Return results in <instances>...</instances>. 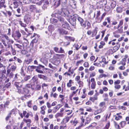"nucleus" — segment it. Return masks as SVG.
Returning <instances> with one entry per match:
<instances>
[{"instance_id":"obj_56","label":"nucleus","mask_w":129,"mask_h":129,"mask_svg":"<svg viewBox=\"0 0 129 129\" xmlns=\"http://www.w3.org/2000/svg\"><path fill=\"white\" fill-rule=\"evenodd\" d=\"M18 2L17 1H15L13 2V4L15 5L14 7V8H16L18 6Z\"/></svg>"},{"instance_id":"obj_64","label":"nucleus","mask_w":129,"mask_h":129,"mask_svg":"<svg viewBox=\"0 0 129 129\" xmlns=\"http://www.w3.org/2000/svg\"><path fill=\"white\" fill-rule=\"evenodd\" d=\"M110 125V122H109L107 124L105 128H106V129H108Z\"/></svg>"},{"instance_id":"obj_46","label":"nucleus","mask_w":129,"mask_h":129,"mask_svg":"<svg viewBox=\"0 0 129 129\" xmlns=\"http://www.w3.org/2000/svg\"><path fill=\"white\" fill-rule=\"evenodd\" d=\"M7 83H5V87H6L7 88H9L10 86L11 85V83L10 82L7 83Z\"/></svg>"},{"instance_id":"obj_54","label":"nucleus","mask_w":129,"mask_h":129,"mask_svg":"<svg viewBox=\"0 0 129 129\" xmlns=\"http://www.w3.org/2000/svg\"><path fill=\"white\" fill-rule=\"evenodd\" d=\"M120 82V81L119 80H117L114 82V84L115 85L119 84Z\"/></svg>"},{"instance_id":"obj_23","label":"nucleus","mask_w":129,"mask_h":129,"mask_svg":"<svg viewBox=\"0 0 129 129\" xmlns=\"http://www.w3.org/2000/svg\"><path fill=\"white\" fill-rule=\"evenodd\" d=\"M120 46V44H119L114 47L113 50L115 52L117 51L119 48Z\"/></svg>"},{"instance_id":"obj_25","label":"nucleus","mask_w":129,"mask_h":129,"mask_svg":"<svg viewBox=\"0 0 129 129\" xmlns=\"http://www.w3.org/2000/svg\"><path fill=\"white\" fill-rule=\"evenodd\" d=\"M116 5V3L115 1H113L111 4V6L112 9L114 8Z\"/></svg>"},{"instance_id":"obj_22","label":"nucleus","mask_w":129,"mask_h":129,"mask_svg":"<svg viewBox=\"0 0 129 129\" xmlns=\"http://www.w3.org/2000/svg\"><path fill=\"white\" fill-rule=\"evenodd\" d=\"M18 113L19 114V115H20L21 117V118H23V116L25 117V114H26L27 112L26 111H23V115L22 114V113H21L20 112H19V111L18 112Z\"/></svg>"},{"instance_id":"obj_53","label":"nucleus","mask_w":129,"mask_h":129,"mask_svg":"<svg viewBox=\"0 0 129 129\" xmlns=\"http://www.w3.org/2000/svg\"><path fill=\"white\" fill-rule=\"evenodd\" d=\"M84 66L85 67L88 68L89 67V64L88 62H85L84 63Z\"/></svg>"},{"instance_id":"obj_8","label":"nucleus","mask_w":129,"mask_h":129,"mask_svg":"<svg viewBox=\"0 0 129 129\" xmlns=\"http://www.w3.org/2000/svg\"><path fill=\"white\" fill-rule=\"evenodd\" d=\"M1 76V81H5V83L8 82L9 80V79H7V76H6L4 74H2Z\"/></svg>"},{"instance_id":"obj_5","label":"nucleus","mask_w":129,"mask_h":129,"mask_svg":"<svg viewBox=\"0 0 129 129\" xmlns=\"http://www.w3.org/2000/svg\"><path fill=\"white\" fill-rule=\"evenodd\" d=\"M24 22L26 24H30L31 23L30 16L28 15L25 16L24 17Z\"/></svg>"},{"instance_id":"obj_43","label":"nucleus","mask_w":129,"mask_h":129,"mask_svg":"<svg viewBox=\"0 0 129 129\" xmlns=\"http://www.w3.org/2000/svg\"><path fill=\"white\" fill-rule=\"evenodd\" d=\"M28 45V42H24L22 44L23 48L24 47H26Z\"/></svg>"},{"instance_id":"obj_41","label":"nucleus","mask_w":129,"mask_h":129,"mask_svg":"<svg viewBox=\"0 0 129 129\" xmlns=\"http://www.w3.org/2000/svg\"><path fill=\"white\" fill-rule=\"evenodd\" d=\"M41 86L39 85H37L36 86L35 88V89L36 90H39L41 89Z\"/></svg>"},{"instance_id":"obj_45","label":"nucleus","mask_w":129,"mask_h":129,"mask_svg":"<svg viewBox=\"0 0 129 129\" xmlns=\"http://www.w3.org/2000/svg\"><path fill=\"white\" fill-rule=\"evenodd\" d=\"M44 1V0H41L39 2L37 3L36 4L38 5H41Z\"/></svg>"},{"instance_id":"obj_26","label":"nucleus","mask_w":129,"mask_h":129,"mask_svg":"<svg viewBox=\"0 0 129 129\" xmlns=\"http://www.w3.org/2000/svg\"><path fill=\"white\" fill-rule=\"evenodd\" d=\"M61 6L62 7H64L66 6L67 0H61Z\"/></svg>"},{"instance_id":"obj_47","label":"nucleus","mask_w":129,"mask_h":129,"mask_svg":"<svg viewBox=\"0 0 129 129\" xmlns=\"http://www.w3.org/2000/svg\"><path fill=\"white\" fill-rule=\"evenodd\" d=\"M122 27H123L122 26L120 27V28H118V33H122L123 32Z\"/></svg>"},{"instance_id":"obj_9","label":"nucleus","mask_w":129,"mask_h":129,"mask_svg":"<svg viewBox=\"0 0 129 129\" xmlns=\"http://www.w3.org/2000/svg\"><path fill=\"white\" fill-rule=\"evenodd\" d=\"M39 65L37 67V69H36V71L39 73H43V72L40 70L41 69V68H44V67L40 64H39Z\"/></svg>"},{"instance_id":"obj_42","label":"nucleus","mask_w":129,"mask_h":129,"mask_svg":"<svg viewBox=\"0 0 129 129\" xmlns=\"http://www.w3.org/2000/svg\"><path fill=\"white\" fill-rule=\"evenodd\" d=\"M95 82L92 83L91 85V88L92 89H94L95 88Z\"/></svg>"},{"instance_id":"obj_24","label":"nucleus","mask_w":129,"mask_h":129,"mask_svg":"<svg viewBox=\"0 0 129 129\" xmlns=\"http://www.w3.org/2000/svg\"><path fill=\"white\" fill-rule=\"evenodd\" d=\"M15 45L16 46L17 48L19 49H20L22 50L23 48V46L22 44L20 45L18 44H15Z\"/></svg>"},{"instance_id":"obj_12","label":"nucleus","mask_w":129,"mask_h":129,"mask_svg":"<svg viewBox=\"0 0 129 129\" xmlns=\"http://www.w3.org/2000/svg\"><path fill=\"white\" fill-rule=\"evenodd\" d=\"M53 6L55 7H57L61 4V0H54Z\"/></svg>"},{"instance_id":"obj_11","label":"nucleus","mask_w":129,"mask_h":129,"mask_svg":"<svg viewBox=\"0 0 129 129\" xmlns=\"http://www.w3.org/2000/svg\"><path fill=\"white\" fill-rule=\"evenodd\" d=\"M17 88V89L18 90L19 88L21 87L22 86V84L21 82H15L14 84Z\"/></svg>"},{"instance_id":"obj_63","label":"nucleus","mask_w":129,"mask_h":129,"mask_svg":"<svg viewBox=\"0 0 129 129\" xmlns=\"http://www.w3.org/2000/svg\"><path fill=\"white\" fill-rule=\"evenodd\" d=\"M47 105L48 108H50L52 106L51 105L50 103L48 102H47Z\"/></svg>"},{"instance_id":"obj_2","label":"nucleus","mask_w":129,"mask_h":129,"mask_svg":"<svg viewBox=\"0 0 129 129\" xmlns=\"http://www.w3.org/2000/svg\"><path fill=\"white\" fill-rule=\"evenodd\" d=\"M40 36L39 35H37L36 34L34 33V35L31 37V38L33 39L30 43L32 47L33 46V44L34 43H36L37 42L38 39Z\"/></svg>"},{"instance_id":"obj_57","label":"nucleus","mask_w":129,"mask_h":129,"mask_svg":"<svg viewBox=\"0 0 129 129\" xmlns=\"http://www.w3.org/2000/svg\"><path fill=\"white\" fill-rule=\"evenodd\" d=\"M14 76V74L13 72H11L10 73L9 77L10 78H12Z\"/></svg>"},{"instance_id":"obj_27","label":"nucleus","mask_w":129,"mask_h":129,"mask_svg":"<svg viewBox=\"0 0 129 129\" xmlns=\"http://www.w3.org/2000/svg\"><path fill=\"white\" fill-rule=\"evenodd\" d=\"M19 24L21 25V26L22 27H25L27 26L26 24H25L23 23L22 21L20 20L19 21Z\"/></svg>"},{"instance_id":"obj_3","label":"nucleus","mask_w":129,"mask_h":129,"mask_svg":"<svg viewBox=\"0 0 129 129\" xmlns=\"http://www.w3.org/2000/svg\"><path fill=\"white\" fill-rule=\"evenodd\" d=\"M52 16H55L57 18L58 20L61 22H64V19L62 17V16L57 13H56L55 14H52Z\"/></svg>"},{"instance_id":"obj_35","label":"nucleus","mask_w":129,"mask_h":129,"mask_svg":"<svg viewBox=\"0 0 129 129\" xmlns=\"http://www.w3.org/2000/svg\"><path fill=\"white\" fill-rule=\"evenodd\" d=\"M110 7L108 6H106L104 8V10L108 12L110 10Z\"/></svg>"},{"instance_id":"obj_4","label":"nucleus","mask_w":129,"mask_h":129,"mask_svg":"<svg viewBox=\"0 0 129 129\" xmlns=\"http://www.w3.org/2000/svg\"><path fill=\"white\" fill-rule=\"evenodd\" d=\"M18 91L20 93L23 94L25 95L28 94L29 92V90L26 88L18 89Z\"/></svg>"},{"instance_id":"obj_29","label":"nucleus","mask_w":129,"mask_h":129,"mask_svg":"<svg viewBox=\"0 0 129 129\" xmlns=\"http://www.w3.org/2000/svg\"><path fill=\"white\" fill-rule=\"evenodd\" d=\"M71 17L70 18H73L75 19L76 20V19H78V18L79 17V16L77 14H75L73 15L72 16L71 15Z\"/></svg>"},{"instance_id":"obj_40","label":"nucleus","mask_w":129,"mask_h":129,"mask_svg":"<svg viewBox=\"0 0 129 129\" xmlns=\"http://www.w3.org/2000/svg\"><path fill=\"white\" fill-rule=\"evenodd\" d=\"M126 122L125 121H122L120 123V124L122 127H124L126 124Z\"/></svg>"},{"instance_id":"obj_49","label":"nucleus","mask_w":129,"mask_h":129,"mask_svg":"<svg viewBox=\"0 0 129 129\" xmlns=\"http://www.w3.org/2000/svg\"><path fill=\"white\" fill-rule=\"evenodd\" d=\"M98 2H101L103 3L104 4H106L107 3V2L106 0H99Z\"/></svg>"},{"instance_id":"obj_16","label":"nucleus","mask_w":129,"mask_h":129,"mask_svg":"<svg viewBox=\"0 0 129 129\" xmlns=\"http://www.w3.org/2000/svg\"><path fill=\"white\" fill-rule=\"evenodd\" d=\"M30 11H33L35 10L36 8V6L35 5H30L29 7Z\"/></svg>"},{"instance_id":"obj_28","label":"nucleus","mask_w":129,"mask_h":129,"mask_svg":"<svg viewBox=\"0 0 129 129\" xmlns=\"http://www.w3.org/2000/svg\"><path fill=\"white\" fill-rule=\"evenodd\" d=\"M66 39H69L71 40L74 41L75 39L73 37H68L67 36H65V37Z\"/></svg>"},{"instance_id":"obj_34","label":"nucleus","mask_w":129,"mask_h":129,"mask_svg":"<svg viewBox=\"0 0 129 129\" xmlns=\"http://www.w3.org/2000/svg\"><path fill=\"white\" fill-rule=\"evenodd\" d=\"M37 68V67L34 66H29L27 68L28 69H29V70H31L32 69H36Z\"/></svg>"},{"instance_id":"obj_60","label":"nucleus","mask_w":129,"mask_h":129,"mask_svg":"<svg viewBox=\"0 0 129 129\" xmlns=\"http://www.w3.org/2000/svg\"><path fill=\"white\" fill-rule=\"evenodd\" d=\"M20 73L22 75L25 76V74L24 73L23 69L22 68H21V69Z\"/></svg>"},{"instance_id":"obj_33","label":"nucleus","mask_w":129,"mask_h":129,"mask_svg":"<svg viewBox=\"0 0 129 129\" xmlns=\"http://www.w3.org/2000/svg\"><path fill=\"white\" fill-rule=\"evenodd\" d=\"M50 22L52 23H56L57 22V20L55 18H53L51 19Z\"/></svg>"},{"instance_id":"obj_48","label":"nucleus","mask_w":129,"mask_h":129,"mask_svg":"<svg viewBox=\"0 0 129 129\" xmlns=\"http://www.w3.org/2000/svg\"><path fill=\"white\" fill-rule=\"evenodd\" d=\"M101 58L102 59V62L104 63L105 64H107L108 62H106V59L104 57H102Z\"/></svg>"},{"instance_id":"obj_31","label":"nucleus","mask_w":129,"mask_h":129,"mask_svg":"<svg viewBox=\"0 0 129 129\" xmlns=\"http://www.w3.org/2000/svg\"><path fill=\"white\" fill-rule=\"evenodd\" d=\"M23 121L25 122L27 124L28 123H31V120L30 119H23Z\"/></svg>"},{"instance_id":"obj_19","label":"nucleus","mask_w":129,"mask_h":129,"mask_svg":"<svg viewBox=\"0 0 129 129\" xmlns=\"http://www.w3.org/2000/svg\"><path fill=\"white\" fill-rule=\"evenodd\" d=\"M64 23L62 25V27L64 28H67L69 27V24L66 22H64Z\"/></svg>"},{"instance_id":"obj_52","label":"nucleus","mask_w":129,"mask_h":129,"mask_svg":"<svg viewBox=\"0 0 129 129\" xmlns=\"http://www.w3.org/2000/svg\"><path fill=\"white\" fill-rule=\"evenodd\" d=\"M49 67L51 68L54 70L55 69V67L52 66V65L50 63H49L48 65Z\"/></svg>"},{"instance_id":"obj_30","label":"nucleus","mask_w":129,"mask_h":129,"mask_svg":"<svg viewBox=\"0 0 129 129\" xmlns=\"http://www.w3.org/2000/svg\"><path fill=\"white\" fill-rule=\"evenodd\" d=\"M114 126L117 129H120L119 125L115 121H114Z\"/></svg>"},{"instance_id":"obj_15","label":"nucleus","mask_w":129,"mask_h":129,"mask_svg":"<svg viewBox=\"0 0 129 129\" xmlns=\"http://www.w3.org/2000/svg\"><path fill=\"white\" fill-rule=\"evenodd\" d=\"M5 0H0V9H1L3 7L5 8L6 6L4 5Z\"/></svg>"},{"instance_id":"obj_32","label":"nucleus","mask_w":129,"mask_h":129,"mask_svg":"<svg viewBox=\"0 0 129 129\" xmlns=\"http://www.w3.org/2000/svg\"><path fill=\"white\" fill-rule=\"evenodd\" d=\"M63 116V113H57L55 116L56 118H57L58 117H62Z\"/></svg>"},{"instance_id":"obj_21","label":"nucleus","mask_w":129,"mask_h":129,"mask_svg":"<svg viewBox=\"0 0 129 129\" xmlns=\"http://www.w3.org/2000/svg\"><path fill=\"white\" fill-rule=\"evenodd\" d=\"M70 5L73 7H76V3L73 0H71L70 2Z\"/></svg>"},{"instance_id":"obj_36","label":"nucleus","mask_w":129,"mask_h":129,"mask_svg":"<svg viewBox=\"0 0 129 129\" xmlns=\"http://www.w3.org/2000/svg\"><path fill=\"white\" fill-rule=\"evenodd\" d=\"M31 77V76H25L24 78V80L25 81H27L28 79H30Z\"/></svg>"},{"instance_id":"obj_13","label":"nucleus","mask_w":129,"mask_h":129,"mask_svg":"<svg viewBox=\"0 0 129 129\" xmlns=\"http://www.w3.org/2000/svg\"><path fill=\"white\" fill-rule=\"evenodd\" d=\"M77 19L78 21L80 22V23L82 26H84V27H85L86 26L85 23L84 24L83 23L84 20L83 19L79 17Z\"/></svg>"},{"instance_id":"obj_20","label":"nucleus","mask_w":129,"mask_h":129,"mask_svg":"<svg viewBox=\"0 0 129 129\" xmlns=\"http://www.w3.org/2000/svg\"><path fill=\"white\" fill-rule=\"evenodd\" d=\"M126 58H124L122 59V60L120 61L119 63H118V64H121L123 66H125L126 64Z\"/></svg>"},{"instance_id":"obj_18","label":"nucleus","mask_w":129,"mask_h":129,"mask_svg":"<svg viewBox=\"0 0 129 129\" xmlns=\"http://www.w3.org/2000/svg\"><path fill=\"white\" fill-rule=\"evenodd\" d=\"M33 60V59L31 58H28L25 60V63L27 64L30 63Z\"/></svg>"},{"instance_id":"obj_61","label":"nucleus","mask_w":129,"mask_h":129,"mask_svg":"<svg viewBox=\"0 0 129 129\" xmlns=\"http://www.w3.org/2000/svg\"><path fill=\"white\" fill-rule=\"evenodd\" d=\"M87 29H88L91 27V24L88 21L87 22Z\"/></svg>"},{"instance_id":"obj_10","label":"nucleus","mask_w":129,"mask_h":129,"mask_svg":"<svg viewBox=\"0 0 129 129\" xmlns=\"http://www.w3.org/2000/svg\"><path fill=\"white\" fill-rule=\"evenodd\" d=\"M58 31L59 34L61 35H67L68 34V31L62 28L58 29Z\"/></svg>"},{"instance_id":"obj_62","label":"nucleus","mask_w":129,"mask_h":129,"mask_svg":"<svg viewBox=\"0 0 129 129\" xmlns=\"http://www.w3.org/2000/svg\"><path fill=\"white\" fill-rule=\"evenodd\" d=\"M116 89H119L120 88L121 86L120 85H115L114 87Z\"/></svg>"},{"instance_id":"obj_55","label":"nucleus","mask_w":129,"mask_h":129,"mask_svg":"<svg viewBox=\"0 0 129 129\" xmlns=\"http://www.w3.org/2000/svg\"><path fill=\"white\" fill-rule=\"evenodd\" d=\"M13 43L14 41L12 40L11 39H10L8 41H7V43H10V44H13Z\"/></svg>"},{"instance_id":"obj_51","label":"nucleus","mask_w":129,"mask_h":129,"mask_svg":"<svg viewBox=\"0 0 129 129\" xmlns=\"http://www.w3.org/2000/svg\"><path fill=\"white\" fill-rule=\"evenodd\" d=\"M11 113H10L8 114V115L6 117V120H8L9 118L11 117Z\"/></svg>"},{"instance_id":"obj_59","label":"nucleus","mask_w":129,"mask_h":129,"mask_svg":"<svg viewBox=\"0 0 129 129\" xmlns=\"http://www.w3.org/2000/svg\"><path fill=\"white\" fill-rule=\"evenodd\" d=\"M35 10L36 13H40L41 12V10L40 9H38L36 8Z\"/></svg>"},{"instance_id":"obj_14","label":"nucleus","mask_w":129,"mask_h":129,"mask_svg":"<svg viewBox=\"0 0 129 129\" xmlns=\"http://www.w3.org/2000/svg\"><path fill=\"white\" fill-rule=\"evenodd\" d=\"M15 37H16L18 39L20 38L21 36V34L19 30L16 31L15 33Z\"/></svg>"},{"instance_id":"obj_1","label":"nucleus","mask_w":129,"mask_h":129,"mask_svg":"<svg viewBox=\"0 0 129 129\" xmlns=\"http://www.w3.org/2000/svg\"><path fill=\"white\" fill-rule=\"evenodd\" d=\"M60 15L61 16L65 17L67 18V17L70 18L71 16L70 13L67 9L64 8H62L61 9Z\"/></svg>"},{"instance_id":"obj_39","label":"nucleus","mask_w":129,"mask_h":129,"mask_svg":"<svg viewBox=\"0 0 129 129\" xmlns=\"http://www.w3.org/2000/svg\"><path fill=\"white\" fill-rule=\"evenodd\" d=\"M116 11L118 13H120L122 12V10L121 8L118 7L117 8Z\"/></svg>"},{"instance_id":"obj_6","label":"nucleus","mask_w":129,"mask_h":129,"mask_svg":"<svg viewBox=\"0 0 129 129\" xmlns=\"http://www.w3.org/2000/svg\"><path fill=\"white\" fill-rule=\"evenodd\" d=\"M105 102H103L100 103L99 105V106L100 107H102L101 108V112L104 111L106 109V107L105 106Z\"/></svg>"},{"instance_id":"obj_7","label":"nucleus","mask_w":129,"mask_h":129,"mask_svg":"<svg viewBox=\"0 0 129 129\" xmlns=\"http://www.w3.org/2000/svg\"><path fill=\"white\" fill-rule=\"evenodd\" d=\"M70 19L67 18V20L73 26H75L76 25V20L75 19L70 18Z\"/></svg>"},{"instance_id":"obj_37","label":"nucleus","mask_w":129,"mask_h":129,"mask_svg":"<svg viewBox=\"0 0 129 129\" xmlns=\"http://www.w3.org/2000/svg\"><path fill=\"white\" fill-rule=\"evenodd\" d=\"M97 14L96 15V17H95L96 19H98L99 16L100 15V11L99 10H98L96 11Z\"/></svg>"},{"instance_id":"obj_58","label":"nucleus","mask_w":129,"mask_h":129,"mask_svg":"<svg viewBox=\"0 0 129 129\" xmlns=\"http://www.w3.org/2000/svg\"><path fill=\"white\" fill-rule=\"evenodd\" d=\"M110 35L109 34H108L105 37V38L104 40L105 41H106V42L108 40V37Z\"/></svg>"},{"instance_id":"obj_44","label":"nucleus","mask_w":129,"mask_h":129,"mask_svg":"<svg viewBox=\"0 0 129 129\" xmlns=\"http://www.w3.org/2000/svg\"><path fill=\"white\" fill-rule=\"evenodd\" d=\"M16 68V66L14 65H12L11 66V69L12 71H14L15 70Z\"/></svg>"},{"instance_id":"obj_17","label":"nucleus","mask_w":129,"mask_h":129,"mask_svg":"<svg viewBox=\"0 0 129 129\" xmlns=\"http://www.w3.org/2000/svg\"><path fill=\"white\" fill-rule=\"evenodd\" d=\"M38 77L40 79H43L44 80H46L47 79V77L46 76L42 74H38Z\"/></svg>"},{"instance_id":"obj_50","label":"nucleus","mask_w":129,"mask_h":129,"mask_svg":"<svg viewBox=\"0 0 129 129\" xmlns=\"http://www.w3.org/2000/svg\"><path fill=\"white\" fill-rule=\"evenodd\" d=\"M53 49L56 52L58 53L59 48H58L55 47L53 48Z\"/></svg>"},{"instance_id":"obj_38","label":"nucleus","mask_w":129,"mask_h":129,"mask_svg":"<svg viewBox=\"0 0 129 129\" xmlns=\"http://www.w3.org/2000/svg\"><path fill=\"white\" fill-rule=\"evenodd\" d=\"M64 50L62 47L60 48L59 50L58 53H64Z\"/></svg>"}]
</instances>
